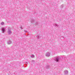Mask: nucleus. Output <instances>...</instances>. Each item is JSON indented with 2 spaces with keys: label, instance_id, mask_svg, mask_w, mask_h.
Wrapping results in <instances>:
<instances>
[{
  "label": "nucleus",
  "instance_id": "nucleus-1",
  "mask_svg": "<svg viewBox=\"0 0 75 75\" xmlns=\"http://www.w3.org/2000/svg\"><path fill=\"white\" fill-rule=\"evenodd\" d=\"M60 60H61V58L60 57H56L54 59V61H55L56 62H59V61Z\"/></svg>",
  "mask_w": 75,
  "mask_h": 75
},
{
  "label": "nucleus",
  "instance_id": "nucleus-2",
  "mask_svg": "<svg viewBox=\"0 0 75 75\" xmlns=\"http://www.w3.org/2000/svg\"><path fill=\"white\" fill-rule=\"evenodd\" d=\"M64 74L65 75H68V71L67 70H65L64 71Z\"/></svg>",
  "mask_w": 75,
  "mask_h": 75
},
{
  "label": "nucleus",
  "instance_id": "nucleus-3",
  "mask_svg": "<svg viewBox=\"0 0 75 75\" xmlns=\"http://www.w3.org/2000/svg\"><path fill=\"white\" fill-rule=\"evenodd\" d=\"M7 33H8V34H10L11 33V30H10V28L8 29V30Z\"/></svg>",
  "mask_w": 75,
  "mask_h": 75
},
{
  "label": "nucleus",
  "instance_id": "nucleus-4",
  "mask_svg": "<svg viewBox=\"0 0 75 75\" xmlns=\"http://www.w3.org/2000/svg\"><path fill=\"white\" fill-rule=\"evenodd\" d=\"M46 57H50V53L49 52H47L46 54Z\"/></svg>",
  "mask_w": 75,
  "mask_h": 75
},
{
  "label": "nucleus",
  "instance_id": "nucleus-5",
  "mask_svg": "<svg viewBox=\"0 0 75 75\" xmlns=\"http://www.w3.org/2000/svg\"><path fill=\"white\" fill-rule=\"evenodd\" d=\"M2 33H4V32H5V31H6V29L4 28H2Z\"/></svg>",
  "mask_w": 75,
  "mask_h": 75
},
{
  "label": "nucleus",
  "instance_id": "nucleus-6",
  "mask_svg": "<svg viewBox=\"0 0 75 75\" xmlns=\"http://www.w3.org/2000/svg\"><path fill=\"white\" fill-rule=\"evenodd\" d=\"M42 35H38V36H37V38H40L41 37H42Z\"/></svg>",
  "mask_w": 75,
  "mask_h": 75
},
{
  "label": "nucleus",
  "instance_id": "nucleus-7",
  "mask_svg": "<svg viewBox=\"0 0 75 75\" xmlns=\"http://www.w3.org/2000/svg\"><path fill=\"white\" fill-rule=\"evenodd\" d=\"M8 44H11V43H12V42H11V40H9L7 42Z\"/></svg>",
  "mask_w": 75,
  "mask_h": 75
},
{
  "label": "nucleus",
  "instance_id": "nucleus-8",
  "mask_svg": "<svg viewBox=\"0 0 75 75\" xmlns=\"http://www.w3.org/2000/svg\"><path fill=\"white\" fill-rule=\"evenodd\" d=\"M35 21V20H34V19H32L31 21V23H34Z\"/></svg>",
  "mask_w": 75,
  "mask_h": 75
},
{
  "label": "nucleus",
  "instance_id": "nucleus-9",
  "mask_svg": "<svg viewBox=\"0 0 75 75\" xmlns=\"http://www.w3.org/2000/svg\"><path fill=\"white\" fill-rule=\"evenodd\" d=\"M1 25H4V23L3 22H2L1 23Z\"/></svg>",
  "mask_w": 75,
  "mask_h": 75
},
{
  "label": "nucleus",
  "instance_id": "nucleus-10",
  "mask_svg": "<svg viewBox=\"0 0 75 75\" xmlns=\"http://www.w3.org/2000/svg\"><path fill=\"white\" fill-rule=\"evenodd\" d=\"M54 26H55V27H59V25H58L57 24H55L54 25Z\"/></svg>",
  "mask_w": 75,
  "mask_h": 75
},
{
  "label": "nucleus",
  "instance_id": "nucleus-11",
  "mask_svg": "<svg viewBox=\"0 0 75 75\" xmlns=\"http://www.w3.org/2000/svg\"><path fill=\"white\" fill-rule=\"evenodd\" d=\"M31 58H34V54H32V56H30Z\"/></svg>",
  "mask_w": 75,
  "mask_h": 75
},
{
  "label": "nucleus",
  "instance_id": "nucleus-12",
  "mask_svg": "<svg viewBox=\"0 0 75 75\" xmlns=\"http://www.w3.org/2000/svg\"><path fill=\"white\" fill-rule=\"evenodd\" d=\"M24 31L25 33H27V31L26 30H24Z\"/></svg>",
  "mask_w": 75,
  "mask_h": 75
},
{
  "label": "nucleus",
  "instance_id": "nucleus-13",
  "mask_svg": "<svg viewBox=\"0 0 75 75\" xmlns=\"http://www.w3.org/2000/svg\"><path fill=\"white\" fill-rule=\"evenodd\" d=\"M38 24V23H36V25H37Z\"/></svg>",
  "mask_w": 75,
  "mask_h": 75
},
{
  "label": "nucleus",
  "instance_id": "nucleus-14",
  "mask_svg": "<svg viewBox=\"0 0 75 75\" xmlns=\"http://www.w3.org/2000/svg\"><path fill=\"white\" fill-rule=\"evenodd\" d=\"M34 60H32V62H34Z\"/></svg>",
  "mask_w": 75,
  "mask_h": 75
},
{
  "label": "nucleus",
  "instance_id": "nucleus-15",
  "mask_svg": "<svg viewBox=\"0 0 75 75\" xmlns=\"http://www.w3.org/2000/svg\"><path fill=\"white\" fill-rule=\"evenodd\" d=\"M21 30H22L23 29V28H22V27H21Z\"/></svg>",
  "mask_w": 75,
  "mask_h": 75
},
{
  "label": "nucleus",
  "instance_id": "nucleus-16",
  "mask_svg": "<svg viewBox=\"0 0 75 75\" xmlns=\"http://www.w3.org/2000/svg\"><path fill=\"white\" fill-rule=\"evenodd\" d=\"M26 64H28V62H26Z\"/></svg>",
  "mask_w": 75,
  "mask_h": 75
},
{
  "label": "nucleus",
  "instance_id": "nucleus-17",
  "mask_svg": "<svg viewBox=\"0 0 75 75\" xmlns=\"http://www.w3.org/2000/svg\"><path fill=\"white\" fill-rule=\"evenodd\" d=\"M47 67H48V66H47Z\"/></svg>",
  "mask_w": 75,
  "mask_h": 75
},
{
  "label": "nucleus",
  "instance_id": "nucleus-18",
  "mask_svg": "<svg viewBox=\"0 0 75 75\" xmlns=\"http://www.w3.org/2000/svg\"><path fill=\"white\" fill-rule=\"evenodd\" d=\"M47 68V69H48V68Z\"/></svg>",
  "mask_w": 75,
  "mask_h": 75
}]
</instances>
